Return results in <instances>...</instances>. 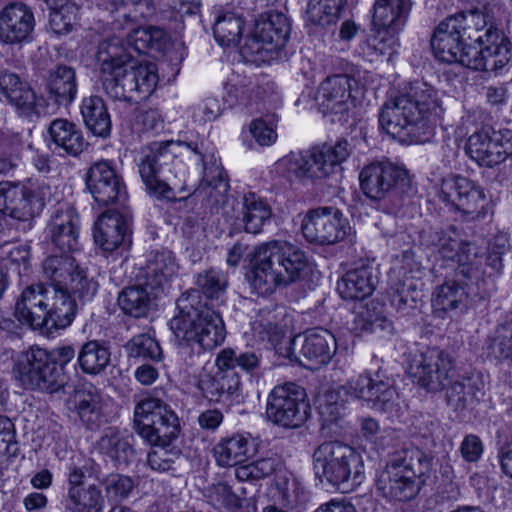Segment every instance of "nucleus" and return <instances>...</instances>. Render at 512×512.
Instances as JSON below:
<instances>
[{
	"mask_svg": "<svg viewBox=\"0 0 512 512\" xmlns=\"http://www.w3.org/2000/svg\"><path fill=\"white\" fill-rule=\"evenodd\" d=\"M466 153L481 166L498 165L512 153V130L483 128L468 138Z\"/></svg>",
	"mask_w": 512,
	"mask_h": 512,
	"instance_id": "nucleus-18",
	"label": "nucleus"
},
{
	"mask_svg": "<svg viewBox=\"0 0 512 512\" xmlns=\"http://www.w3.org/2000/svg\"><path fill=\"white\" fill-rule=\"evenodd\" d=\"M281 466V459L276 453H268L249 464L235 469L236 478L241 481H256L273 474Z\"/></svg>",
	"mask_w": 512,
	"mask_h": 512,
	"instance_id": "nucleus-52",
	"label": "nucleus"
},
{
	"mask_svg": "<svg viewBox=\"0 0 512 512\" xmlns=\"http://www.w3.org/2000/svg\"><path fill=\"white\" fill-rule=\"evenodd\" d=\"M254 31L264 43H268V47L278 52L288 40L290 23L283 13L269 12L256 21Z\"/></svg>",
	"mask_w": 512,
	"mask_h": 512,
	"instance_id": "nucleus-37",
	"label": "nucleus"
},
{
	"mask_svg": "<svg viewBox=\"0 0 512 512\" xmlns=\"http://www.w3.org/2000/svg\"><path fill=\"white\" fill-rule=\"evenodd\" d=\"M72 295L70 289L49 287L46 327L64 329L72 323L77 312L76 300Z\"/></svg>",
	"mask_w": 512,
	"mask_h": 512,
	"instance_id": "nucleus-33",
	"label": "nucleus"
},
{
	"mask_svg": "<svg viewBox=\"0 0 512 512\" xmlns=\"http://www.w3.org/2000/svg\"><path fill=\"white\" fill-rule=\"evenodd\" d=\"M136 432L151 445H170L180 432L179 419L168 404L146 397L134 410Z\"/></svg>",
	"mask_w": 512,
	"mask_h": 512,
	"instance_id": "nucleus-10",
	"label": "nucleus"
},
{
	"mask_svg": "<svg viewBox=\"0 0 512 512\" xmlns=\"http://www.w3.org/2000/svg\"><path fill=\"white\" fill-rule=\"evenodd\" d=\"M102 5L113 16V29L131 28L153 13L145 0H102Z\"/></svg>",
	"mask_w": 512,
	"mask_h": 512,
	"instance_id": "nucleus-35",
	"label": "nucleus"
},
{
	"mask_svg": "<svg viewBox=\"0 0 512 512\" xmlns=\"http://www.w3.org/2000/svg\"><path fill=\"white\" fill-rule=\"evenodd\" d=\"M254 450L249 436L234 434L220 440L213 448L216 463L221 467L237 466L247 460Z\"/></svg>",
	"mask_w": 512,
	"mask_h": 512,
	"instance_id": "nucleus-36",
	"label": "nucleus"
},
{
	"mask_svg": "<svg viewBox=\"0 0 512 512\" xmlns=\"http://www.w3.org/2000/svg\"><path fill=\"white\" fill-rule=\"evenodd\" d=\"M357 81L350 75L337 74L327 77L320 85L316 101L324 115L344 116L355 107L352 95Z\"/></svg>",
	"mask_w": 512,
	"mask_h": 512,
	"instance_id": "nucleus-22",
	"label": "nucleus"
},
{
	"mask_svg": "<svg viewBox=\"0 0 512 512\" xmlns=\"http://www.w3.org/2000/svg\"><path fill=\"white\" fill-rule=\"evenodd\" d=\"M7 101L14 107L19 116L27 119L39 118L43 112L45 102L43 97L37 96L35 91L27 84Z\"/></svg>",
	"mask_w": 512,
	"mask_h": 512,
	"instance_id": "nucleus-53",
	"label": "nucleus"
},
{
	"mask_svg": "<svg viewBox=\"0 0 512 512\" xmlns=\"http://www.w3.org/2000/svg\"><path fill=\"white\" fill-rule=\"evenodd\" d=\"M248 257L252 272L251 286L261 296L271 295L278 287L297 282L308 265L303 250L282 240L260 243Z\"/></svg>",
	"mask_w": 512,
	"mask_h": 512,
	"instance_id": "nucleus-3",
	"label": "nucleus"
},
{
	"mask_svg": "<svg viewBox=\"0 0 512 512\" xmlns=\"http://www.w3.org/2000/svg\"><path fill=\"white\" fill-rule=\"evenodd\" d=\"M488 24V14L480 10L462 11L442 20L431 37V48L436 58L453 63L465 43L473 39L474 32H482Z\"/></svg>",
	"mask_w": 512,
	"mask_h": 512,
	"instance_id": "nucleus-8",
	"label": "nucleus"
},
{
	"mask_svg": "<svg viewBox=\"0 0 512 512\" xmlns=\"http://www.w3.org/2000/svg\"><path fill=\"white\" fill-rule=\"evenodd\" d=\"M313 469L321 482L340 487L362 481L364 465L354 448L339 441L320 444L313 453Z\"/></svg>",
	"mask_w": 512,
	"mask_h": 512,
	"instance_id": "nucleus-6",
	"label": "nucleus"
},
{
	"mask_svg": "<svg viewBox=\"0 0 512 512\" xmlns=\"http://www.w3.org/2000/svg\"><path fill=\"white\" fill-rule=\"evenodd\" d=\"M49 97L58 105L70 104L77 93L76 73L68 66H58L50 71L46 81Z\"/></svg>",
	"mask_w": 512,
	"mask_h": 512,
	"instance_id": "nucleus-40",
	"label": "nucleus"
},
{
	"mask_svg": "<svg viewBox=\"0 0 512 512\" xmlns=\"http://www.w3.org/2000/svg\"><path fill=\"white\" fill-rule=\"evenodd\" d=\"M178 264L172 252L156 251L150 253L145 266L141 270L140 278L143 285L151 289L154 297L159 291L169 285V282L176 275Z\"/></svg>",
	"mask_w": 512,
	"mask_h": 512,
	"instance_id": "nucleus-28",
	"label": "nucleus"
},
{
	"mask_svg": "<svg viewBox=\"0 0 512 512\" xmlns=\"http://www.w3.org/2000/svg\"><path fill=\"white\" fill-rule=\"evenodd\" d=\"M351 227L342 212L334 207H319L307 212L301 224L304 238L319 245L343 241Z\"/></svg>",
	"mask_w": 512,
	"mask_h": 512,
	"instance_id": "nucleus-16",
	"label": "nucleus"
},
{
	"mask_svg": "<svg viewBox=\"0 0 512 512\" xmlns=\"http://www.w3.org/2000/svg\"><path fill=\"white\" fill-rule=\"evenodd\" d=\"M129 223L116 211H106L97 220L94 227V240L105 251H114L128 236Z\"/></svg>",
	"mask_w": 512,
	"mask_h": 512,
	"instance_id": "nucleus-32",
	"label": "nucleus"
},
{
	"mask_svg": "<svg viewBox=\"0 0 512 512\" xmlns=\"http://www.w3.org/2000/svg\"><path fill=\"white\" fill-rule=\"evenodd\" d=\"M272 217V208L262 197L247 192L242 197L239 220L245 232L258 234Z\"/></svg>",
	"mask_w": 512,
	"mask_h": 512,
	"instance_id": "nucleus-39",
	"label": "nucleus"
},
{
	"mask_svg": "<svg viewBox=\"0 0 512 512\" xmlns=\"http://www.w3.org/2000/svg\"><path fill=\"white\" fill-rule=\"evenodd\" d=\"M20 451L14 423L6 416H0V457L7 460L17 457Z\"/></svg>",
	"mask_w": 512,
	"mask_h": 512,
	"instance_id": "nucleus-64",
	"label": "nucleus"
},
{
	"mask_svg": "<svg viewBox=\"0 0 512 512\" xmlns=\"http://www.w3.org/2000/svg\"><path fill=\"white\" fill-rule=\"evenodd\" d=\"M406 180V169L388 161L371 162L359 173L360 188L373 201L386 198Z\"/></svg>",
	"mask_w": 512,
	"mask_h": 512,
	"instance_id": "nucleus-20",
	"label": "nucleus"
},
{
	"mask_svg": "<svg viewBox=\"0 0 512 512\" xmlns=\"http://www.w3.org/2000/svg\"><path fill=\"white\" fill-rule=\"evenodd\" d=\"M50 361L48 350L31 347L18 356L13 367L14 376L25 389L53 393L61 383L55 378V367Z\"/></svg>",
	"mask_w": 512,
	"mask_h": 512,
	"instance_id": "nucleus-14",
	"label": "nucleus"
},
{
	"mask_svg": "<svg viewBox=\"0 0 512 512\" xmlns=\"http://www.w3.org/2000/svg\"><path fill=\"white\" fill-rule=\"evenodd\" d=\"M487 349L496 359L512 358V324L498 326L487 340Z\"/></svg>",
	"mask_w": 512,
	"mask_h": 512,
	"instance_id": "nucleus-58",
	"label": "nucleus"
},
{
	"mask_svg": "<svg viewBox=\"0 0 512 512\" xmlns=\"http://www.w3.org/2000/svg\"><path fill=\"white\" fill-rule=\"evenodd\" d=\"M188 298L179 300L180 312L170 321L178 344L197 345V353L212 350L223 343L225 327L218 313L206 304H186Z\"/></svg>",
	"mask_w": 512,
	"mask_h": 512,
	"instance_id": "nucleus-5",
	"label": "nucleus"
},
{
	"mask_svg": "<svg viewBox=\"0 0 512 512\" xmlns=\"http://www.w3.org/2000/svg\"><path fill=\"white\" fill-rule=\"evenodd\" d=\"M276 310L264 308L259 311L252 322V332L259 341L277 344L284 335Z\"/></svg>",
	"mask_w": 512,
	"mask_h": 512,
	"instance_id": "nucleus-51",
	"label": "nucleus"
},
{
	"mask_svg": "<svg viewBox=\"0 0 512 512\" xmlns=\"http://www.w3.org/2000/svg\"><path fill=\"white\" fill-rule=\"evenodd\" d=\"M103 507L102 491L95 484L67 493L66 508L70 512H102Z\"/></svg>",
	"mask_w": 512,
	"mask_h": 512,
	"instance_id": "nucleus-45",
	"label": "nucleus"
},
{
	"mask_svg": "<svg viewBox=\"0 0 512 512\" xmlns=\"http://www.w3.org/2000/svg\"><path fill=\"white\" fill-rule=\"evenodd\" d=\"M267 44L253 31L240 48L241 56L245 61L255 64L269 61L277 51L273 47H268Z\"/></svg>",
	"mask_w": 512,
	"mask_h": 512,
	"instance_id": "nucleus-61",
	"label": "nucleus"
},
{
	"mask_svg": "<svg viewBox=\"0 0 512 512\" xmlns=\"http://www.w3.org/2000/svg\"><path fill=\"white\" fill-rule=\"evenodd\" d=\"M87 189L100 206L114 204L124 193L125 186L110 160L93 163L85 175Z\"/></svg>",
	"mask_w": 512,
	"mask_h": 512,
	"instance_id": "nucleus-23",
	"label": "nucleus"
},
{
	"mask_svg": "<svg viewBox=\"0 0 512 512\" xmlns=\"http://www.w3.org/2000/svg\"><path fill=\"white\" fill-rule=\"evenodd\" d=\"M243 19L232 12H219L215 18L213 35L223 47L238 44L243 32Z\"/></svg>",
	"mask_w": 512,
	"mask_h": 512,
	"instance_id": "nucleus-46",
	"label": "nucleus"
},
{
	"mask_svg": "<svg viewBox=\"0 0 512 512\" xmlns=\"http://www.w3.org/2000/svg\"><path fill=\"white\" fill-rule=\"evenodd\" d=\"M49 27L57 35H65L72 31L77 19L78 8L72 3L60 2L55 6H49Z\"/></svg>",
	"mask_w": 512,
	"mask_h": 512,
	"instance_id": "nucleus-56",
	"label": "nucleus"
},
{
	"mask_svg": "<svg viewBox=\"0 0 512 512\" xmlns=\"http://www.w3.org/2000/svg\"><path fill=\"white\" fill-rule=\"evenodd\" d=\"M345 389L355 398L364 400L370 403L372 408L384 412L391 410L397 399L393 381L380 370L373 376L369 373L359 375L347 382Z\"/></svg>",
	"mask_w": 512,
	"mask_h": 512,
	"instance_id": "nucleus-21",
	"label": "nucleus"
},
{
	"mask_svg": "<svg viewBox=\"0 0 512 512\" xmlns=\"http://www.w3.org/2000/svg\"><path fill=\"white\" fill-rule=\"evenodd\" d=\"M354 144L342 138L333 145H322L310 152L291 153L278 163L288 178L297 180L323 179L339 168L351 155Z\"/></svg>",
	"mask_w": 512,
	"mask_h": 512,
	"instance_id": "nucleus-7",
	"label": "nucleus"
},
{
	"mask_svg": "<svg viewBox=\"0 0 512 512\" xmlns=\"http://www.w3.org/2000/svg\"><path fill=\"white\" fill-rule=\"evenodd\" d=\"M292 345L294 349L298 348L299 355L306 361L303 365L311 369L328 364L337 350L335 336L323 328L307 331L303 338H295Z\"/></svg>",
	"mask_w": 512,
	"mask_h": 512,
	"instance_id": "nucleus-24",
	"label": "nucleus"
},
{
	"mask_svg": "<svg viewBox=\"0 0 512 512\" xmlns=\"http://www.w3.org/2000/svg\"><path fill=\"white\" fill-rule=\"evenodd\" d=\"M432 305L435 311L463 312L467 306V293L459 283L446 281L434 290Z\"/></svg>",
	"mask_w": 512,
	"mask_h": 512,
	"instance_id": "nucleus-43",
	"label": "nucleus"
},
{
	"mask_svg": "<svg viewBox=\"0 0 512 512\" xmlns=\"http://www.w3.org/2000/svg\"><path fill=\"white\" fill-rule=\"evenodd\" d=\"M41 211V201L26 186L0 183V212L19 221H28Z\"/></svg>",
	"mask_w": 512,
	"mask_h": 512,
	"instance_id": "nucleus-26",
	"label": "nucleus"
},
{
	"mask_svg": "<svg viewBox=\"0 0 512 512\" xmlns=\"http://www.w3.org/2000/svg\"><path fill=\"white\" fill-rule=\"evenodd\" d=\"M440 197L469 220L483 219L489 211L490 201L484 190L465 177L450 176L443 179Z\"/></svg>",
	"mask_w": 512,
	"mask_h": 512,
	"instance_id": "nucleus-17",
	"label": "nucleus"
},
{
	"mask_svg": "<svg viewBox=\"0 0 512 512\" xmlns=\"http://www.w3.org/2000/svg\"><path fill=\"white\" fill-rule=\"evenodd\" d=\"M49 146L70 156H78L87 147L82 131L67 119L53 120L48 127Z\"/></svg>",
	"mask_w": 512,
	"mask_h": 512,
	"instance_id": "nucleus-34",
	"label": "nucleus"
},
{
	"mask_svg": "<svg viewBox=\"0 0 512 512\" xmlns=\"http://www.w3.org/2000/svg\"><path fill=\"white\" fill-rule=\"evenodd\" d=\"M110 356L107 347L97 341H88L79 351L78 363L84 373L97 375L109 365Z\"/></svg>",
	"mask_w": 512,
	"mask_h": 512,
	"instance_id": "nucleus-48",
	"label": "nucleus"
},
{
	"mask_svg": "<svg viewBox=\"0 0 512 512\" xmlns=\"http://www.w3.org/2000/svg\"><path fill=\"white\" fill-rule=\"evenodd\" d=\"M143 286L142 284L126 287L119 293L118 304L126 315L134 318L147 316L151 307L152 296Z\"/></svg>",
	"mask_w": 512,
	"mask_h": 512,
	"instance_id": "nucleus-44",
	"label": "nucleus"
},
{
	"mask_svg": "<svg viewBox=\"0 0 512 512\" xmlns=\"http://www.w3.org/2000/svg\"><path fill=\"white\" fill-rule=\"evenodd\" d=\"M390 290L391 304L398 311L414 309L421 298L417 283L406 274H404L403 280L392 283Z\"/></svg>",
	"mask_w": 512,
	"mask_h": 512,
	"instance_id": "nucleus-54",
	"label": "nucleus"
},
{
	"mask_svg": "<svg viewBox=\"0 0 512 512\" xmlns=\"http://www.w3.org/2000/svg\"><path fill=\"white\" fill-rule=\"evenodd\" d=\"M195 285L207 298L218 299L228 287V277L221 270L210 268L196 275Z\"/></svg>",
	"mask_w": 512,
	"mask_h": 512,
	"instance_id": "nucleus-55",
	"label": "nucleus"
},
{
	"mask_svg": "<svg viewBox=\"0 0 512 512\" xmlns=\"http://www.w3.org/2000/svg\"><path fill=\"white\" fill-rule=\"evenodd\" d=\"M483 395V383L474 377L453 382L446 391V402L455 412H463Z\"/></svg>",
	"mask_w": 512,
	"mask_h": 512,
	"instance_id": "nucleus-41",
	"label": "nucleus"
},
{
	"mask_svg": "<svg viewBox=\"0 0 512 512\" xmlns=\"http://www.w3.org/2000/svg\"><path fill=\"white\" fill-rule=\"evenodd\" d=\"M78 215L74 208L58 209L48 225L52 244L63 252H74L79 248Z\"/></svg>",
	"mask_w": 512,
	"mask_h": 512,
	"instance_id": "nucleus-29",
	"label": "nucleus"
},
{
	"mask_svg": "<svg viewBox=\"0 0 512 512\" xmlns=\"http://www.w3.org/2000/svg\"><path fill=\"white\" fill-rule=\"evenodd\" d=\"M219 363L222 367H239L247 373H254L260 368V356L253 351L237 352L225 348L219 352Z\"/></svg>",
	"mask_w": 512,
	"mask_h": 512,
	"instance_id": "nucleus-57",
	"label": "nucleus"
},
{
	"mask_svg": "<svg viewBox=\"0 0 512 512\" xmlns=\"http://www.w3.org/2000/svg\"><path fill=\"white\" fill-rule=\"evenodd\" d=\"M473 41L479 44L467 46L465 43L456 55V61L473 70L497 71L510 60L511 44L509 39L494 24L488 15V24L482 32H474Z\"/></svg>",
	"mask_w": 512,
	"mask_h": 512,
	"instance_id": "nucleus-9",
	"label": "nucleus"
},
{
	"mask_svg": "<svg viewBox=\"0 0 512 512\" xmlns=\"http://www.w3.org/2000/svg\"><path fill=\"white\" fill-rule=\"evenodd\" d=\"M420 238L422 245L436 249L442 258L457 261L462 274L466 273L465 266L474 265L481 254L474 244L462 241L453 227L445 230L428 228L422 231Z\"/></svg>",
	"mask_w": 512,
	"mask_h": 512,
	"instance_id": "nucleus-19",
	"label": "nucleus"
},
{
	"mask_svg": "<svg viewBox=\"0 0 512 512\" xmlns=\"http://www.w3.org/2000/svg\"><path fill=\"white\" fill-rule=\"evenodd\" d=\"M96 58L103 89L112 99L137 101V96L146 98L155 90L158 83L155 65L133 59L126 52L121 36L102 41Z\"/></svg>",
	"mask_w": 512,
	"mask_h": 512,
	"instance_id": "nucleus-2",
	"label": "nucleus"
},
{
	"mask_svg": "<svg viewBox=\"0 0 512 512\" xmlns=\"http://www.w3.org/2000/svg\"><path fill=\"white\" fill-rule=\"evenodd\" d=\"M452 369L453 358L448 352L426 348L410 354L407 371L419 388L437 393L449 383Z\"/></svg>",
	"mask_w": 512,
	"mask_h": 512,
	"instance_id": "nucleus-12",
	"label": "nucleus"
},
{
	"mask_svg": "<svg viewBox=\"0 0 512 512\" xmlns=\"http://www.w3.org/2000/svg\"><path fill=\"white\" fill-rule=\"evenodd\" d=\"M127 351L131 357L152 360L160 359L162 354L158 342L147 334L134 336L127 344Z\"/></svg>",
	"mask_w": 512,
	"mask_h": 512,
	"instance_id": "nucleus-62",
	"label": "nucleus"
},
{
	"mask_svg": "<svg viewBox=\"0 0 512 512\" xmlns=\"http://www.w3.org/2000/svg\"><path fill=\"white\" fill-rule=\"evenodd\" d=\"M41 274L48 287L70 289L82 302L93 299L98 283L89 278L75 257L67 254L47 256L41 264Z\"/></svg>",
	"mask_w": 512,
	"mask_h": 512,
	"instance_id": "nucleus-11",
	"label": "nucleus"
},
{
	"mask_svg": "<svg viewBox=\"0 0 512 512\" xmlns=\"http://www.w3.org/2000/svg\"><path fill=\"white\" fill-rule=\"evenodd\" d=\"M34 26V14L29 6L22 2L10 3L0 11V42L21 44L28 40Z\"/></svg>",
	"mask_w": 512,
	"mask_h": 512,
	"instance_id": "nucleus-25",
	"label": "nucleus"
},
{
	"mask_svg": "<svg viewBox=\"0 0 512 512\" xmlns=\"http://www.w3.org/2000/svg\"><path fill=\"white\" fill-rule=\"evenodd\" d=\"M100 483L105 489L106 496L113 502H119L126 499L134 488V481L131 477L112 473L102 479Z\"/></svg>",
	"mask_w": 512,
	"mask_h": 512,
	"instance_id": "nucleus-60",
	"label": "nucleus"
},
{
	"mask_svg": "<svg viewBox=\"0 0 512 512\" xmlns=\"http://www.w3.org/2000/svg\"><path fill=\"white\" fill-rule=\"evenodd\" d=\"M114 29L115 31L128 30L126 35L127 45L138 53H146L148 50H158L161 46V40L164 37L162 29L149 27H136Z\"/></svg>",
	"mask_w": 512,
	"mask_h": 512,
	"instance_id": "nucleus-50",
	"label": "nucleus"
},
{
	"mask_svg": "<svg viewBox=\"0 0 512 512\" xmlns=\"http://www.w3.org/2000/svg\"><path fill=\"white\" fill-rule=\"evenodd\" d=\"M75 407L83 422L93 423L100 411V396L95 389H82L76 392Z\"/></svg>",
	"mask_w": 512,
	"mask_h": 512,
	"instance_id": "nucleus-59",
	"label": "nucleus"
},
{
	"mask_svg": "<svg viewBox=\"0 0 512 512\" xmlns=\"http://www.w3.org/2000/svg\"><path fill=\"white\" fill-rule=\"evenodd\" d=\"M376 283L374 266L367 261H361L341 278L337 290L343 299L362 300L372 294Z\"/></svg>",
	"mask_w": 512,
	"mask_h": 512,
	"instance_id": "nucleus-30",
	"label": "nucleus"
},
{
	"mask_svg": "<svg viewBox=\"0 0 512 512\" xmlns=\"http://www.w3.org/2000/svg\"><path fill=\"white\" fill-rule=\"evenodd\" d=\"M182 145L179 141L154 142L139 160V174L150 196L159 200H176L171 197L167 176L161 179L158 174L163 165H168L169 161L175 159L176 150Z\"/></svg>",
	"mask_w": 512,
	"mask_h": 512,
	"instance_id": "nucleus-15",
	"label": "nucleus"
},
{
	"mask_svg": "<svg viewBox=\"0 0 512 512\" xmlns=\"http://www.w3.org/2000/svg\"><path fill=\"white\" fill-rule=\"evenodd\" d=\"M81 114L86 127L98 137L105 138L111 132V118L103 99L99 96L84 98Z\"/></svg>",
	"mask_w": 512,
	"mask_h": 512,
	"instance_id": "nucleus-42",
	"label": "nucleus"
},
{
	"mask_svg": "<svg viewBox=\"0 0 512 512\" xmlns=\"http://www.w3.org/2000/svg\"><path fill=\"white\" fill-rule=\"evenodd\" d=\"M442 114L437 90L427 82L417 80L385 102L379 123L387 134L401 142L424 143L433 135Z\"/></svg>",
	"mask_w": 512,
	"mask_h": 512,
	"instance_id": "nucleus-1",
	"label": "nucleus"
},
{
	"mask_svg": "<svg viewBox=\"0 0 512 512\" xmlns=\"http://www.w3.org/2000/svg\"><path fill=\"white\" fill-rule=\"evenodd\" d=\"M305 397L304 389L294 383L274 387L267 398V419L286 429L299 428L309 418Z\"/></svg>",
	"mask_w": 512,
	"mask_h": 512,
	"instance_id": "nucleus-13",
	"label": "nucleus"
},
{
	"mask_svg": "<svg viewBox=\"0 0 512 512\" xmlns=\"http://www.w3.org/2000/svg\"><path fill=\"white\" fill-rule=\"evenodd\" d=\"M430 467L431 459L419 448L398 451L378 473L376 489L389 500L409 501L419 492L417 480L426 476Z\"/></svg>",
	"mask_w": 512,
	"mask_h": 512,
	"instance_id": "nucleus-4",
	"label": "nucleus"
},
{
	"mask_svg": "<svg viewBox=\"0 0 512 512\" xmlns=\"http://www.w3.org/2000/svg\"><path fill=\"white\" fill-rule=\"evenodd\" d=\"M409 10V0H376L372 19L373 27L400 31L405 25Z\"/></svg>",
	"mask_w": 512,
	"mask_h": 512,
	"instance_id": "nucleus-38",
	"label": "nucleus"
},
{
	"mask_svg": "<svg viewBox=\"0 0 512 512\" xmlns=\"http://www.w3.org/2000/svg\"><path fill=\"white\" fill-rule=\"evenodd\" d=\"M339 393L334 390L325 392L319 400V413L323 420V426L337 423L345 410L344 403L339 401Z\"/></svg>",
	"mask_w": 512,
	"mask_h": 512,
	"instance_id": "nucleus-63",
	"label": "nucleus"
},
{
	"mask_svg": "<svg viewBox=\"0 0 512 512\" xmlns=\"http://www.w3.org/2000/svg\"><path fill=\"white\" fill-rule=\"evenodd\" d=\"M344 4L345 0H309L306 21L322 27L331 25L338 19Z\"/></svg>",
	"mask_w": 512,
	"mask_h": 512,
	"instance_id": "nucleus-49",
	"label": "nucleus"
},
{
	"mask_svg": "<svg viewBox=\"0 0 512 512\" xmlns=\"http://www.w3.org/2000/svg\"><path fill=\"white\" fill-rule=\"evenodd\" d=\"M229 183L220 163L215 159L210 165L204 163L203 182L195 188L188 196L196 195L203 197L206 205L217 208L223 205L228 196Z\"/></svg>",
	"mask_w": 512,
	"mask_h": 512,
	"instance_id": "nucleus-31",
	"label": "nucleus"
},
{
	"mask_svg": "<svg viewBox=\"0 0 512 512\" xmlns=\"http://www.w3.org/2000/svg\"><path fill=\"white\" fill-rule=\"evenodd\" d=\"M99 449L119 464H127L134 456V449L128 437L114 428H108L99 440Z\"/></svg>",
	"mask_w": 512,
	"mask_h": 512,
	"instance_id": "nucleus-47",
	"label": "nucleus"
},
{
	"mask_svg": "<svg viewBox=\"0 0 512 512\" xmlns=\"http://www.w3.org/2000/svg\"><path fill=\"white\" fill-rule=\"evenodd\" d=\"M48 296L49 287L44 283L27 287L23 290L21 298L16 302L15 317L19 322L33 329H41L46 325Z\"/></svg>",
	"mask_w": 512,
	"mask_h": 512,
	"instance_id": "nucleus-27",
	"label": "nucleus"
}]
</instances>
